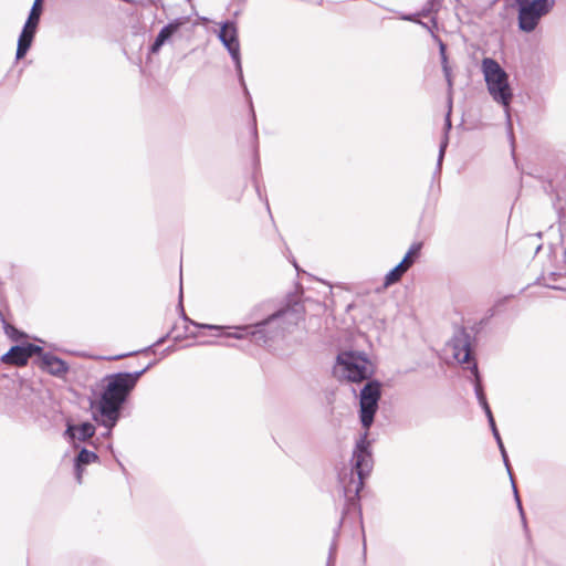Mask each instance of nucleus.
I'll return each mask as SVG.
<instances>
[{
    "instance_id": "nucleus-1",
    "label": "nucleus",
    "mask_w": 566,
    "mask_h": 566,
    "mask_svg": "<svg viewBox=\"0 0 566 566\" xmlns=\"http://www.w3.org/2000/svg\"><path fill=\"white\" fill-rule=\"evenodd\" d=\"M380 395V384L378 381L367 382L360 391V421L365 431L356 442L352 458V464L358 479L352 480L348 485L344 486L345 496L349 500L355 499L363 489L364 479L373 469L374 461L370 441L368 440V430L378 409Z\"/></svg>"
},
{
    "instance_id": "nucleus-2",
    "label": "nucleus",
    "mask_w": 566,
    "mask_h": 566,
    "mask_svg": "<svg viewBox=\"0 0 566 566\" xmlns=\"http://www.w3.org/2000/svg\"><path fill=\"white\" fill-rule=\"evenodd\" d=\"M143 373L144 370L134 374L118 373L106 378V386L98 403L102 418L99 422L108 429L106 436L111 434L112 428L118 420L120 406ZM95 420L98 421V418L95 417Z\"/></svg>"
},
{
    "instance_id": "nucleus-3",
    "label": "nucleus",
    "mask_w": 566,
    "mask_h": 566,
    "mask_svg": "<svg viewBox=\"0 0 566 566\" xmlns=\"http://www.w3.org/2000/svg\"><path fill=\"white\" fill-rule=\"evenodd\" d=\"M481 71L492 98L505 108L507 119L510 120V104L513 98V92L510 86L509 75L504 69L493 59L485 57L481 63Z\"/></svg>"
},
{
    "instance_id": "nucleus-4",
    "label": "nucleus",
    "mask_w": 566,
    "mask_h": 566,
    "mask_svg": "<svg viewBox=\"0 0 566 566\" xmlns=\"http://www.w3.org/2000/svg\"><path fill=\"white\" fill-rule=\"evenodd\" d=\"M337 378L352 382H360L374 374V365L365 354L358 352H342L334 366Z\"/></svg>"
},
{
    "instance_id": "nucleus-5",
    "label": "nucleus",
    "mask_w": 566,
    "mask_h": 566,
    "mask_svg": "<svg viewBox=\"0 0 566 566\" xmlns=\"http://www.w3.org/2000/svg\"><path fill=\"white\" fill-rule=\"evenodd\" d=\"M298 318V314L296 310H284L276 314L271 315L264 322L254 324V325H244V326H235L234 332L223 334L227 337H232L237 339H242L247 337L253 338L258 344L265 343L266 338L264 335L265 326H270L275 324L276 322L283 319L286 322H295Z\"/></svg>"
},
{
    "instance_id": "nucleus-6",
    "label": "nucleus",
    "mask_w": 566,
    "mask_h": 566,
    "mask_svg": "<svg viewBox=\"0 0 566 566\" xmlns=\"http://www.w3.org/2000/svg\"><path fill=\"white\" fill-rule=\"evenodd\" d=\"M520 6V28L526 32L533 31L539 19L548 13L554 0H515Z\"/></svg>"
},
{
    "instance_id": "nucleus-7",
    "label": "nucleus",
    "mask_w": 566,
    "mask_h": 566,
    "mask_svg": "<svg viewBox=\"0 0 566 566\" xmlns=\"http://www.w3.org/2000/svg\"><path fill=\"white\" fill-rule=\"evenodd\" d=\"M42 12V0H34L28 20L18 40L17 59L23 57L30 49Z\"/></svg>"
},
{
    "instance_id": "nucleus-8",
    "label": "nucleus",
    "mask_w": 566,
    "mask_h": 566,
    "mask_svg": "<svg viewBox=\"0 0 566 566\" xmlns=\"http://www.w3.org/2000/svg\"><path fill=\"white\" fill-rule=\"evenodd\" d=\"M219 39L222 44L229 51L232 60L235 63L237 71L239 73L240 78L242 80V66L240 59V43L238 39V29L233 22H226L221 25V30L219 32Z\"/></svg>"
},
{
    "instance_id": "nucleus-9",
    "label": "nucleus",
    "mask_w": 566,
    "mask_h": 566,
    "mask_svg": "<svg viewBox=\"0 0 566 566\" xmlns=\"http://www.w3.org/2000/svg\"><path fill=\"white\" fill-rule=\"evenodd\" d=\"M446 350L454 358L457 363H468L471 355L470 336L461 331L447 344Z\"/></svg>"
},
{
    "instance_id": "nucleus-10",
    "label": "nucleus",
    "mask_w": 566,
    "mask_h": 566,
    "mask_svg": "<svg viewBox=\"0 0 566 566\" xmlns=\"http://www.w3.org/2000/svg\"><path fill=\"white\" fill-rule=\"evenodd\" d=\"M471 371L473 373L474 375V378H475V395H476V398L481 405V407L483 408L486 417H488V420H489V423H490V427L492 429V432H493V436L497 442V446L499 448H502L504 444H503V441L501 439V436L496 429V426H495V421H494V418H493V415H492V411L490 409V406L486 401V398L484 396V392H483V389H482V386H481V382H480V377H479V373H478V366L476 364H472L471 366Z\"/></svg>"
},
{
    "instance_id": "nucleus-11",
    "label": "nucleus",
    "mask_w": 566,
    "mask_h": 566,
    "mask_svg": "<svg viewBox=\"0 0 566 566\" xmlns=\"http://www.w3.org/2000/svg\"><path fill=\"white\" fill-rule=\"evenodd\" d=\"M39 346L28 344L25 346H13L7 354L2 356V361L17 366H23L28 363L29 358L36 352H40Z\"/></svg>"
},
{
    "instance_id": "nucleus-12",
    "label": "nucleus",
    "mask_w": 566,
    "mask_h": 566,
    "mask_svg": "<svg viewBox=\"0 0 566 566\" xmlns=\"http://www.w3.org/2000/svg\"><path fill=\"white\" fill-rule=\"evenodd\" d=\"M95 433V427L91 422H83L80 426L69 424L65 434L70 440L85 441L93 437Z\"/></svg>"
},
{
    "instance_id": "nucleus-13",
    "label": "nucleus",
    "mask_w": 566,
    "mask_h": 566,
    "mask_svg": "<svg viewBox=\"0 0 566 566\" xmlns=\"http://www.w3.org/2000/svg\"><path fill=\"white\" fill-rule=\"evenodd\" d=\"M42 366L52 375H63L67 371L66 364L62 359L52 355L43 356Z\"/></svg>"
},
{
    "instance_id": "nucleus-14",
    "label": "nucleus",
    "mask_w": 566,
    "mask_h": 566,
    "mask_svg": "<svg viewBox=\"0 0 566 566\" xmlns=\"http://www.w3.org/2000/svg\"><path fill=\"white\" fill-rule=\"evenodd\" d=\"M96 460H97L96 453L88 451L86 449H82L80 451V453L76 458V463H75V473H76V479L78 482L82 481V473H83L82 465L93 463Z\"/></svg>"
},
{
    "instance_id": "nucleus-15",
    "label": "nucleus",
    "mask_w": 566,
    "mask_h": 566,
    "mask_svg": "<svg viewBox=\"0 0 566 566\" xmlns=\"http://www.w3.org/2000/svg\"><path fill=\"white\" fill-rule=\"evenodd\" d=\"M433 38L437 40V42L439 44L441 63H442V70H443L444 77L447 80L449 90L451 91V88H452V73H451V67L448 64V57H447V52H446L447 48H446V44L440 39H438L434 34H433Z\"/></svg>"
},
{
    "instance_id": "nucleus-16",
    "label": "nucleus",
    "mask_w": 566,
    "mask_h": 566,
    "mask_svg": "<svg viewBox=\"0 0 566 566\" xmlns=\"http://www.w3.org/2000/svg\"><path fill=\"white\" fill-rule=\"evenodd\" d=\"M407 271L403 263H399L392 270H390L385 276V285L389 286L400 280L402 274Z\"/></svg>"
},
{
    "instance_id": "nucleus-17",
    "label": "nucleus",
    "mask_w": 566,
    "mask_h": 566,
    "mask_svg": "<svg viewBox=\"0 0 566 566\" xmlns=\"http://www.w3.org/2000/svg\"><path fill=\"white\" fill-rule=\"evenodd\" d=\"M185 23L184 19H176L175 21L165 25L158 33L164 40H168L178 29Z\"/></svg>"
},
{
    "instance_id": "nucleus-18",
    "label": "nucleus",
    "mask_w": 566,
    "mask_h": 566,
    "mask_svg": "<svg viewBox=\"0 0 566 566\" xmlns=\"http://www.w3.org/2000/svg\"><path fill=\"white\" fill-rule=\"evenodd\" d=\"M420 250L421 243H413L400 263H403L405 268L408 270L413 264L415 260L418 258Z\"/></svg>"
},
{
    "instance_id": "nucleus-19",
    "label": "nucleus",
    "mask_w": 566,
    "mask_h": 566,
    "mask_svg": "<svg viewBox=\"0 0 566 566\" xmlns=\"http://www.w3.org/2000/svg\"><path fill=\"white\" fill-rule=\"evenodd\" d=\"M165 42H166V40H164L163 38L157 35L155 42L153 43V45L150 48L151 53L159 52V50L161 49V46L164 45Z\"/></svg>"
},
{
    "instance_id": "nucleus-20",
    "label": "nucleus",
    "mask_w": 566,
    "mask_h": 566,
    "mask_svg": "<svg viewBox=\"0 0 566 566\" xmlns=\"http://www.w3.org/2000/svg\"><path fill=\"white\" fill-rule=\"evenodd\" d=\"M513 490H514V495H515V500H516V503H517V507L520 510V513H521V516L523 518V522L525 523V517H524V512H523V509H522L521 500L518 497L517 490H516V486L514 484H513Z\"/></svg>"
},
{
    "instance_id": "nucleus-21",
    "label": "nucleus",
    "mask_w": 566,
    "mask_h": 566,
    "mask_svg": "<svg viewBox=\"0 0 566 566\" xmlns=\"http://www.w3.org/2000/svg\"><path fill=\"white\" fill-rule=\"evenodd\" d=\"M335 552H336V548H335V545H333L329 549V556H328V560H327V566H333L334 563H335Z\"/></svg>"
},
{
    "instance_id": "nucleus-22",
    "label": "nucleus",
    "mask_w": 566,
    "mask_h": 566,
    "mask_svg": "<svg viewBox=\"0 0 566 566\" xmlns=\"http://www.w3.org/2000/svg\"><path fill=\"white\" fill-rule=\"evenodd\" d=\"M499 449L501 451L504 464H505L507 471L510 472V464H509V459H507L506 450H505L504 446L502 448H499Z\"/></svg>"
},
{
    "instance_id": "nucleus-23",
    "label": "nucleus",
    "mask_w": 566,
    "mask_h": 566,
    "mask_svg": "<svg viewBox=\"0 0 566 566\" xmlns=\"http://www.w3.org/2000/svg\"><path fill=\"white\" fill-rule=\"evenodd\" d=\"M446 147H447V138H446V139L441 143V145H440L439 158H438V163H439V164L441 163V160H442V158H443Z\"/></svg>"
},
{
    "instance_id": "nucleus-24",
    "label": "nucleus",
    "mask_w": 566,
    "mask_h": 566,
    "mask_svg": "<svg viewBox=\"0 0 566 566\" xmlns=\"http://www.w3.org/2000/svg\"><path fill=\"white\" fill-rule=\"evenodd\" d=\"M7 334L12 337L13 339H17L15 338V334H17V331L13 328V327H7L6 329Z\"/></svg>"
},
{
    "instance_id": "nucleus-25",
    "label": "nucleus",
    "mask_w": 566,
    "mask_h": 566,
    "mask_svg": "<svg viewBox=\"0 0 566 566\" xmlns=\"http://www.w3.org/2000/svg\"><path fill=\"white\" fill-rule=\"evenodd\" d=\"M200 326L203 327V328L214 329V331H219V332L222 329V327L218 326V325H205L203 324V325H200Z\"/></svg>"
},
{
    "instance_id": "nucleus-26",
    "label": "nucleus",
    "mask_w": 566,
    "mask_h": 566,
    "mask_svg": "<svg viewBox=\"0 0 566 566\" xmlns=\"http://www.w3.org/2000/svg\"><path fill=\"white\" fill-rule=\"evenodd\" d=\"M446 127H447V129L451 128V122H450V115L449 114L447 115V118H446Z\"/></svg>"
}]
</instances>
